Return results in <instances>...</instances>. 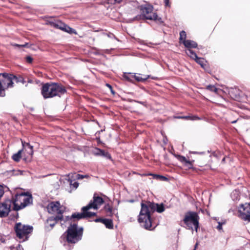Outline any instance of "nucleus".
I'll return each mask as SVG.
<instances>
[{
	"mask_svg": "<svg viewBox=\"0 0 250 250\" xmlns=\"http://www.w3.org/2000/svg\"><path fill=\"white\" fill-rule=\"evenodd\" d=\"M104 202L102 197L94 195L93 200H91L87 205L82 208L81 212L74 213L70 217L68 216H66L65 219H82L94 216L96 214L98 209Z\"/></svg>",
	"mask_w": 250,
	"mask_h": 250,
	"instance_id": "1",
	"label": "nucleus"
},
{
	"mask_svg": "<svg viewBox=\"0 0 250 250\" xmlns=\"http://www.w3.org/2000/svg\"><path fill=\"white\" fill-rule=\"evenodd\" d=\"M165 206L163 203L157 204L150 201L141 203V209L138 219H151V214L154 212L159 213L165 210Z\"/></svg>",
	"mask_w": 250,
	"mask_h": 250,
	"instance_id": "2",
	"label": "nucleus"
},
{
	"mask_svg": "<svg viewBox=\"0 0 250 250\" xmlns=\"http://www.w3.org/2000/svg\"><path fill=\"white\" fill-rule=\"evenodd\" d=\"M66 92L64 86L56 83H46L43 84L41 91L44 99L51 98L55 96L61 97Z\"/></svg>",
	"mask_w": 250,
	"mask_h": 250,
	"instance_id": "3",
	"label": "nucleus"
},
{
	"mask_svg": "<svg viewBox=\"0 0 250 250\" xmlns=\"http://www.w3.org/2000/svg\"><path fill=\"white\" fill-rule=\"evenodd\" d=\"M13 209L16 213V219L19 217L17 211L23 208L32 203V197L31 194L24 192L20 194H17L14 200H12Z\"/></svg>",
	"mask_w": 250,
	"mask_h": 250,
	"instance_id": "4",
	"label": "nucleus"
},
{
	"mask_svg": "<svg viewBox=\"0 0 250 250\" xmlns=\"http://www.w3.org/2000/svg\"><path fill=\"white\" fill-rule=\"evenodd\" d=\"M83 232V228L78 227L74 223L70 224L67 230V241L69 243H75L81 239Z\"/></svg>",
	"mask_w": 250,
	"mask_h": 250,
	"instance_id": "5",
	"label": "nucleus"
},
{
	"mask_svg": "<svg viewBox=\"0 0 250 250\" xmlns=\"http://www.w3.org/2000/svg\"><path fill=\"white\" fill-rule=\"evenodd\" d=\"M17 237L21 242L27 241L33 231V227L21 223H17L14 227Z\"/></svg>",
	"mask_w": 250,
	"mask_h": 250,
	"instance_id": "6",
	"label": "nucleus"
},
{
	"mask_svg": "<svg viewBox=\"0 0 250 250\" xmlns=\"http://www.w3.org/2000/svg\"><path fill=\"white\" fill-rule=\"evenodd\" d=\"M48 212L55 216L53 219H63V213L65 207L61 205L59 201L51 202L47 207Z\"/></svg>",
	"mask_w": 250,
	"mask_h": 250,
	"instance_id": "7",
	"label": "nucleus"
},
{
	"mask_svg": "<svg viewBox=\"0 0 250 250\" xmlns=\"http://www.w3.org/2000/svg\"><path fill=\"white\" fill-rule=\"evenodd\" d=\"M229 213L235 215L241 219H250V203L241 204L238 210L229 209Z\"/></svg>",
	"mask_w": 250,
	"mask_h": 250,
	"instance_id": "8",
	"label": "nucleus"
},
{
	"mask_svg": "<svg viewBox=\"0 0 250 250\" xmlns=\"http://www.w3.org/2000/svg\"><path fill=\"white\" fill-rule=\"evenodd\" d=\"M13 75L0 73V90L3 93L6 89L13 86Z\"/></svg>",
	"mask_w": 250,
	"mask_h": 250,
	"instance_id": "9",
	"label": "nucleus"
},
{
	"mask_svg": "<svg viewBox=\"0 0 250 250\" xmlns=\"http://www.w3.org/2000/svg\"><path fill=\"white\" fill-rule=\"evenodd\" d=\"M13 201L10 199H6L0 204V217H5L9 214Z\"/></svg>",
	"mask_w": 250,
	"mask_h": 250,
	"instance_id": "10",
	"label": "nucleus"
},
{
	"mask_svg": "<svg viewBox=\"0 0 250 250\" xmlns=\"http://www.w3.org/2000/svg\"><path fill=\"white\" fill-rule=\"evenodd\" d=\"M142 13L145 16L146 19L156 21L158 19V15L156 13H152L153 7L152 6L147 5L142 7Z\"/></svg>",
	"mask_w": 250,
	"mask_h": 250,
	"instance_id": "11",
	"label": "nucleus"
},
{
	"mask_svg": "<svg viewBox=\"0 0 250 250\" xmlns=\"http://www.w3.org/2000/svg\"><path fill=\"white\" fill-rule=\"evenodd\" d=\"M200 214H204V218H208L210 216L208 211L207 210L201 209L199 211L198 213L196 212L191 211L187 212L186 213L184 219H199L200 217V216L199 215Z\"/></svg>",
	"mask_w": 250,
	"mask_h": 250,
	"instance_id": "12",
	"label": "nucleus"
},
{
	"mask_svg": "<svg viewBox=\"0 0 250 250\" xmlns=\"http://www.w3.org/2000/svg\"><path fill=\"white\" fill-rule=\"evenodd\" d=\"M155 221V220H138L141 226L149 230L153 229L158 225V223Z\"/></svg>",
	"mask_w": 250,
	"mask_h": 250,
	"instance_id": "13",
	"label": "nucleus"
},
{
	"mask_svg": "<svg viewBox=\"0 0 250 250\" xmlns=\"http://www.w3.org/2000/svg\"><path fill=\"white\" fill-rule=\"evenodd\" d=\"M183 224L186 228L197 231L199 226L198 220H183Z\"/></svg>",
	"mask_w": 250,
	"mask_h": 250,
	"instance_id": "14",
	"label": "nucleus"
},
{
	"mask_svg": "<svg viewBox=\"0 0 250 250\" xmlns=\"http://www.w3.org/2000/svg\"><path fill=\"white\" fill-rule=\"evenodd\" d=\"M59 220H47L46 223L45 224V227L46 228H48L49 226L52 228L54 225L57 223V221H59ZM61 221L60 223L62 227H64L66 226V225L70 224V221L71 220H60Z\"/></svg>",
	"mask_w": 250,
	"mask_h": 250,
	"instance_id": "15",
	"label": "nucleus"
},
{
	"mask_svg": "<svg viewBox=\"0 0 250 250\" xmlns=\"http://www.w3.org/2000/svg\"><path fill=\"white\" fill-rule=\"evenodd\" d=\"M104 209L107 216L112 217H119L118 216L117 209L113 208L109 204H106L104 206Z\"/></svg>",
	"mask_w": 250,
	"mask_h": 250,
	"instance_id": "16",
	"label": "nucleus"
},
{
	"mask_svg": "<svg viewBox=\"0 0 250 250\" xmlns=\"http://www.w3.org/2000/svg\"><path fill=\"white\" fill-rule=\"evenodd\" d=\"M175 156L180 162H181L183 164L184 166L186 167L189 169L192 167V162L193 161H190L188 160L185 157L180 155H176Z\"/></svg>",
	"mask_w": 250,
	"mask_h": 250,
	"instance_id": "17",
	"label": "nucleus"
},
{
	"mask_svg": "<svg viewBox=\"0 0 250 250\" xmlns=\"http://www.w3.org/2000/svg\"><path fill=\"white\" fill-rule=\"evenodd\" d=\"M21 144L23 149H24L25 151H27L29 155L32 157L33 154V146H31L28 143H26L25 141H23L22 140Z\"/></svg>",
	"mask_w": 250,
	"mask_h": 250,
	"instance_id": "18",
	"label": "nucleus"
},
{
	"mask_svg": "<svg viewBox=\"0 0 250 250\" xmlns=\"http://www.w3.org/2000/svg\"><path fill=\"white\" fill-rule=\"evenodd\" d=\"M128 74L131 75V77L134 78L138 82H145L150 77L149 75H143L142 76L140 74H134L131 73Z\"/></svg>",
	"mask_w": 250,
	"mask_h": 250,
	"instance_id": "19",
	"label": "nucleus"
},
{
	"mask_svg": "<svg viewBox=\"0 0 250 250\" xmlns=\"http://www.w3.org/2000/svg\"><path fill=\"white\" fill-rule=\"evenodd\" d=\"M183 43L188 49H191L192 48H196L198 46L197 43L194 41L191 40H184Z\"/></svg>",
	"mask_w": 250,
	"mask_h": 250,
	"instance_id": "20",
	"label": "nucleus"
},
{
	"mask_svg": "<svg viewBox=\"0 0 250 250\" xmlns=\"http://www.w3.org/2000/svg\"><path fill=\"white\" fill-rule=\"evenodd\" d=\"M96 222H101L104 224L108 229H113V224L112 220H94Z\"/></svg>",
	"mask_w": 250,
	"mask_h": 250,
	"instance_id": "21",
	"label": "nucleus"
},
{
	"mask_svg": "<svg viewBox=\"0 0 250 250\" xmlns=\"http://www.w3.org/2000/svg\"><path fill=\"white\" fill-rule=\"evenodd\" d=\"M62 25V30L66 32H67L70 34L74 33L75 34H76L77 33L75 29L70 27L68 25H67L65 24H63Z\"/></svg>",
	"mask_w": 250,
	"mask_h": 250,
	"instance_id": "22",
	"label": "nucleus"
},
{
	"mask_svg": "<svg viewBox=\"0 0 250 250\" xmlns=\"http://www.w3.org/2000/svg\"><path fill=\"white\" fill-rule=\"evenodd\" d=\"M186 53L188 56L190 58L195 60L197 58L198 56L196 53H195L193 50L190 49H187L186 50Z\"/></svg>",
	"mask_w": 250,
	"mask_h": 250,
	"instance_id": "23",
	"label": "nucleus"
},
{
	"mask_svg": "<svg viewBox=\"0 0 250 250\" xmlns=\"http://www.w3.org/2000/svg\"><path fill=\"white\" fill-rule=\"evenodd\" d=\"M231 197L234 201H237L240 199V192L239 190H235L231 193Z\"/></svg>",
	"mask_w": 250,
	"mask_h": 250,
	"instance_id": "24",
	"label": "nucleus"
},
{
	"mask_svg": "<svg viewBox=\"0 0 250 250\" xmlns=\"http://www.w3.org/2000/svg\"><path fill=\"white\" fill-rule=\"evenodd\" d=\"M22 150L23 149L19 150L17 153L14 154L12 156V159L14 161H15V162H19L20 160Z\"/></svg>",
	"mask_w": 250,
	"mask_h": 250,
	"instance_id": "25",
	"label": "nucleus"
},
{
	"mask_svg": "<svg viewBox=\"0 0 250 250\" xmlns=\"http://www.w3.org/2000/svg\"><path fill=\"white\" fill-rule=\"evenodd\" d=\"M71 174H69L68 175V182H69V184L70 185H72L74 188H77L78 186H79V183L77 182H74V183H73V180H72V178H71Z\"/></svg>",
	"mask_w": 250,
	"mask_h": 250,
	"instance_id": "26",
	"label": "nucleus"
},
{
	"mask_svg": "<svg viewBox=\"0 0 250 250\" xmlns=\"http://www.w3.org/2000/svg\"><path fill=\"white\" fill-rule=\"evenodd\" d=\"M71 174V178L74 179H83L84 178H87L88 177L87 175H81L77 173H73Z\"/></svg>",
	"mask_w": 250,
	"mask_h": 250,
	"instance_id": "27",
	"label": "nucleus"
},
{
	"mask_svg": "<svg viewBox=\"0 0 250 250\" xmlns=\"http://www.w3.org/2000/svg\"><path fill=\"white\" fill-rule=\"evenodd\" d=\"M195 60L197 63L201 66L202 67L204 68L205 66L206 65V62L204 59L197 57V58Z\"/></svg>",
	"mask_w": 250,
	"mask_h": 250,
	"instance_id": "28",
	"label": "nucleus"
},
{
	"mask_svg": "<svg viewBox=\"0 0 250 250\" xmlns=\"http://www.w3.org/2000/svg\"><path fill=\"white\" fill-rule=\"evenodd\" d=\"M13 81L14 82H15L16 83L21 82L23 84H24L25 83V81L22 77L20 76L19 77H17L15 75H13Z\"/></svg>",
	"mask_w": 250,
	"mask_h": 250,
	"instance_id": "29",
	"label": "nucleus"
},
{
	"mask_svg": "<svg viewBox=\"0 0 250 250\" xmlns=\"http://www.w3.org/2000/svg\"><path fill=\"white\" fill-rule=\"evenodd\" d=\"M97 150L98 151V152H97V154L104 156L108 158L110 157L109 154L108 153L105 152L104 151L102 150V149H98Z\"/></svg>",
	"mask_w": 250,
	"mask_h": 250,
	"instance_id": "30",
	"label": "nucleus"
},
{
	"mask_svg": "<svg viewBox=\"0 0 250 250\" xmlns=\"http://www.w3.org/2000/svg\"><path fill=\"white\" fill-rule=\"evenodd\" d=\"M207 89L210 91L214 92L215 93H217L218 91V88H217L215 86L212 85H208L207 87Z\"/></svg>",
	"mask_w": 250,
	"mask_h": 250,
	"instance_id": "31",
	"label": "nucleus"
},
{
	"mask_svg": "<svg viewBox=\"0 0 250 250\" xmlns=\"http://www.w3.org/2000/svg\"><path fill=\"white\" fill-rule=\"evenodd\" d=\"M186 36H187L186 33L184 31H181L180 33V38H179V40H180V42H183V41L186 40Z\"/></svg>",
	"mask_w": 250,
	"mask_h": 250,
	"instance_id": "32",
	"label": "nucleus"
},
{
	"mask_svg": "<svg viewBox=\"0 0 250 250\" xmlns=\"http://www.w3.org/2000/svg\"><path fill=\"white\" fill-rule=\"evenodd\" d=\"M63 23L62 22H57L53 23V26L57 28L60 29L62 30V25H63Z\"/></svg>",
	"mask_w": 250,
	"mask_h": 250,
	"instance_id": "33",
	"label": "nucleus"
},
{
	"mask_svg": "<svg viewBox=\"0 0 250 250\" xmlns=\"http://www.w3.org/2000/svg\"><path fill=\"white\" fill-rule=\"evenodd\" d=\"M218 225L216 227V228L218 230H222V226L223 225L225 224L226 223L225 221H222V222H217Z\"/></svg>",
	"mask_w": 250,
	"mask_h": 250,
	"instance_id": "34",
	"label": "nucleus"
},
{
	"mask_svg": "<svg viewBox=\"0 0 250 250\" xmlns=\"http://www.w3.org/2000/svg\"><path fill=\"white\" fill-rule=\"evenodd\" d=\"M4 194L3 187L0 185V199Z\"/></svg>",
	"mask_w": 250,
	"mask_h": 250,
	"instance_id": "35",
	"label": "nucleus"
},
{
	"mask_svg": "<svg viewBox=\"0 0 250 250\" xmlns=\"http://www.w3.org/2000/svg\"><path fill=\"white\" fill-rule=\"evenodd\" d=\"M177 118H179V119H186V120H190L191 116H180V117H178Z\"/></svg>",
	"mask_w": 250,
	"mask_h": 250,
	"instance_id": "36",
	"label": "nucleus"
},
{
	"mask_svg": "<svg viewBox=\"0 0 250 250\" xmlns=\"http://www.w3.org/2000/svg\"><path fill=\"white\" fill-rule=\"evenodd\" d=\"M26 62L28 63H31L32 61H33V59L32 58V57H30V56H27L26 58Z\"/></svg>",
	"mask_w": 250,
	"mask_h": 250,
	"instance_id": "37",
	"label": "nucleus"
},
{
	"mask_svg": "<svg viewBox=\"0 0 250 250\" xmlns=\"http://www.w3.org/2000/svg\"><path fill=\"white\" fill-rule=\"evenodd\" d=\"M200 118L197 116H191L190 120H199Z\"/></svg>",
	"mask_w": 250,
	"mask_h": 250,
	"instance_id": "38",
	"label": "nucleus"
},
{
	"mask_svg": "<svg viewBox=\"0 0 250 250\" xmlns=\"http://www.w3.org/2000/svg\"><path fill=\"white\" fill-rule=\"evenodd\" d=\"M158 177H160V178L164 181H166L167 180V178H166V177L165 176H160V175H157Z\"/></svg>",
	"mask_w": 250,
	"mask_h": 250,
	"instance_id": "39",
	"label": "nucleus"
},
{
	"mask_svg": "<svg viewBox=\"0 0 250 250\" xmlns=\"http://www.w3.org/2000/svg\"><path fill=\"white\" fill-rule=\"evenodd\" d=\"M169 0H165V5L166 6H169Z\"/></svg>",
	"mask_w": 250,
	"mask_h": 250,
	"instance_id": "40",
	"label": "nucleus"
},
{
	"mask_svg": "<svg viewBox=\"0 0 250 250\" xmlns=\"http://www.w3.org/2000/svg\"><path fill=\"white\" fill-rule=\"evenodd\" d=\"M5 96V93H3L0 90V97H4Z\"/></svg>",
	"mask_w": 250,
	"mask_h": 250,
	"instance_id": "41",
	"label": "nucleus"
},
{
	"mask_svg": "<svg viewBox=\"0 0 250 250\" xmlns=\"http://www.w3.org/2000/svg\"><path fill=\"white\" fill-rule=\"evenodd\" d=\"M26 45H27V44H23V45H19V44H15V46H22V47H25Z\"/></svg>",
	"mask_w": 250,
	"mask_h": 250,
	"instance_id": "42",
	"label": "nucleus"
},
{
	"mask_svg": "<svg viewBox=\"0 0 250 250\" xmlns=\"http://www.w3.org/2000/svg\"><path fill=\"white\" fill-rule=\"evenodd\" d=\"M106 85L110 89V90H112V86L111 85H110L109 84H106Z\"/></svg>",
	"mask_w": 250,
	"mask_h": 250,
	"instance_id": "43",
	"label": "nucleus"
},
{
	"mask_svg": "<svg viewBox=\"0 0 250 250\" xmlns=\"http://www.w3.org/2000/svg\"><path fill=\"white\" fill-rule=\"evenodd\" d=\"M123 0H115V3H120L121 2H122Z\"/></svg>",
	"mask_w": 250,
	"mask_h": 250,
	"instance_id": "44",
	"label": "nucleus"
},
{
	"mask_svg": "<svg viewBox=\"0 0 250 250\" xmlns=\"http://www.w3.org/2000/svg\"><path fill=\"white\" fill-rule=\"evenodd\" d=\"M111 91V92L113 94H115V92L113 91V89L112 88V90H110Z\"/></svg>",
	"mask_w": 250,
	"mask_h": 250,
	"instance_id": "45",
	"label": "nucleus"
},
{
	"mask_svg": "<svg viewBox=\"0 0 250 250\" xmlns=\"http://www.w3.org/2000/svg\"><path fill=\"white\" fill-rule=\"evenodd\" d=\"M124 76H125V77L126 79H128V77H127V76H126V74H125V73L124 74Z\"/></svg>",
	"mask_w": 250,
	"mask_h": 250,
	"instance_id": "46",
	"label": "nucleus"
},
{
	"mask_svg": "<svg viewBox=\"0 0 250 250\" xmlns=\"http://www.w3.org/2000/svg\"><path fill=\"white\" fill-rule=\"evenodd\" d=\"M236 122H237V121H236V120H235V121H232V122H231V123H232V124H234V123H236Z\"/></svg>",
	"mask_w": 250,
	"mask_h": 250,
	"instance_id": "47",
	"label": "nucleus"
},
{
	"mask_svg": "<svg viewBox=\"0 0 250 250\" xmlns=\"http://www.w3.org/2000/svg\"><path fill=\"white\" fill-rule=\"evenodd\" d=\"M28 83H32V81L31 80H29Z\"/></svg>",
	"mask_w": 250,
	"mask_h": 250,
	"instance_id": "48",
	"label": "nucleus"
},
{
	"mask_svg": "<svg viewBox=\"0 0 250 250\" xmlns=\"http://www.w3.org/2000/svg\"><path fill=\"white\" fill-rule=\"evenodd\" d=\"M197 245H198V244H197H197H196L195 246V249H194V250H195V249H196V247H197Z\"/></svg>",
	"mask_w": 250,
	"mask_h": 250,
	"instance_id": "49",
	"label": "nucleus"
},
{
	"mask_svg": "<svg viewBox=\"0 0 250 250\" xmlns=\"http://www.w3.org/2000/svg\"><path fill=\"white\" fill-rule=\"evenodd\" d=\"M223 161H225V158H224L222 160Z\"/></svg>",
	"mask_w": 250,
	"mask_h": 250,
	"instance_id": "50",
	"label": "nucleus"
},
{
	"mask_svg": "<svg viewBox=\"0 0 250 250\" xmlns=\"http://www.w3.org/2000/svg\"><path fill=\"white\" fill-rule=\"evenodd\" d=\"M140 104H143V103L142 102H139Z\"/></svg>",
	"mask_w": 250,
	"mask_h": 250,
	"instance_id": "51",
	"label": "nucleus"
},
{
	"mask_svg": "<svg viewBox=\"0 0 250 250\" xmlns=\"http://www.w3.org/2000/svg\"><path fill=\"white\" fill-rule=\"evenodd\" d=\"M98 219H103V218H99Z\"/></svg>",
	"mask_w": 250,
	"mask_h": 250,
	"instance_id": "52",
	"label": "nucleus"
}]
</instances>
